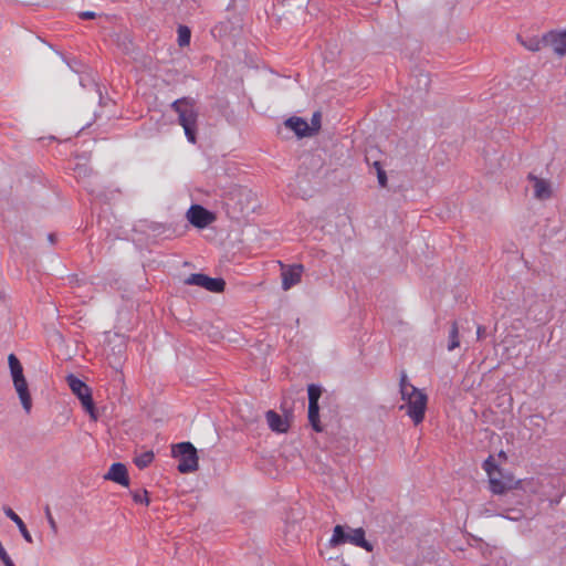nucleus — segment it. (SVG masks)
Wrapping results in <instances>:
<instances>
[{
  "label": "nucleus",
  "mask_w": 566,
  "mask_h": 566,
  "mask_svg": "<svg viewBox=\"0 0 566 566\" xmlns=\"http://www.w3.org/2000/svg\"><path fill=\"white\" fill-rule=\"evenodd\" d=\"M8 361L13 381L25 378L23 375V367L14 354L9 355Z\"/></svg>",
  "instance_id": "17"
},
{
  "label": "nucleus",
  "mask_w": 566,
  "mask_h": 566,
  "mask_svg": "<svg viewBox=\"0 0 566 566\" xmlns=\"http://www.w3.org/2000/svg\"><path fill=\"white\" fill-rule=\"evenodd\" d=\"M78 17L82 20H90V19H95L96 18V13L93 12V11H82V12L78 13Z\"/></svg>",
  "instance_id": "30"
},
{
  "label": "nucleus",
  "mask_w": 566,
  "mask_h": 566,
  "mask_svg": "<svg viewBox=\"0 0 566 566\" xmlns=\"http://www.w3.org/2000/svg\"><path fill=\"white\" fill-rule=\"evenodd\" d=\"M485 333V327L484 326H481L479 325L478 326V329H476V334H478V338H481L483 336V334Z\"/></svg>",
  "instance_id": "31"
},
{
  "label": "nucleus",
  "mask_w": 566,
  "mask_h": 566,
  "mask_svg": "<svg viewBox=\"0 0 566 566\" xmlns=\"http://www.w3.org/2000/svg\"><path fill=\"white\" fill-rule=\"evenodd\" d=\"M308 421H310L312 428L316 432H322L323 431V427H322L321 421H319V406H318V403H316V405L308 403Z\"/></svg>",
  "instance_id": "19"
},
{
  "label": "nucleus",
  "mask_w": 566,
  "mask_h": 566,
  "mask_svg": "<svg viewBox=\"0 0 566 566\" xmlns=\"http://www.w3.org/2000/svg\"><path fill=\"white\" fill-rule=\"evenodd\" d=\"M308 394V403H318L319 397L322 395V389L319 386L315 384H311L307 388Z\"/></svg>",
  "instance_id": "24"
},
{
  "label": "nucleus",
  "mask_w": 566,
  "mask_h": 566,
  "mask_svg": "<svg viewBox=\"0 0 566 566\" xmlns=\"http://www.w3.org/2000/svg\"><path fill=\"white\" fill-rule=\"evenodd\" d=\"M399 387H400L401 395H402V391H410V388L415 387L413 385L408 382V378H407V375L405 371L401 373Z\"/></svg>",
  "instance_id": "27"
},
{
  "label": "nucleus",
  "mask_w": 566,
  "mask_h": 566,
  "mask_svg": "<svg viewBox=\"0 0 566 566\" xmlns=\"http://www.w3.org/2000/svg\"><path fill=\"white\" fill-rule=\"evenodd\" d=\"M401 399L406 401L407 415L411 418L413 423L416 426L421 423L427 410V395L422 390L411 387L410 391H402Z\"/></svg>",
  "instance_id": "3"
},
{
  "label": "nucleus",
  "mask_w": 566,
  "mask_h": 566,
  "mask_svg": "<svg viewBox=\"0 0 566 566\" xmlns=\"http://www.w3.org/2000/svg\"><path fill=\"white\" fill-rule=\"evenodd\" d=\"M106 480H111L116 482L123 486H127L129 484V478L126 467L123 463H113L105 475Z\"/></svg>",
  "instance_id": "11"
},
{
  "label": "nucleus",
  "mask_w": 566,
  "mask_h": 566,
  "mask_svg": "<svg viewBox=\"0 0 566 566\" xmlns=\"http://www.w3.org/2000/svg\"><path fill=\"white\" fill-rule=\"evenodd\" d=\"M170 107L178 115V124L184 128L187 140L196 144L199 118L196 99L185 96L174 101Z\"/></svg>",
  "instance_id": "1"
},
{
  "label": "nucleus",
  "mask_w": 566,
  "mask_h": 566,
  "mask_svg": "<svg viewBox=\"0 0 566 566\" xmlns=\"http://www.w3.org/2000/svg\"><path fill=\"white\" fill-rule=\"evenodd\" d=\"M520 43L528 51L531 52H537L539 51L544 45V35L542 38L538 36H531L527 39H523L518 36Z\"/></svg>",
  "instance_id": "18"
},
{
  "label": "nucleus",
  "mask_w": 566,
  "mask_h": 566,
  "mask_svg": "<svg viewBox=\"0 0 566 566\" xmlns=\"http://www.w3.org/2000/svg\"><path fill=\"white\" fill-rule=\"evenodd\" d=\"M66 381L72 392L80 399L85 411H87L91 415V417L96 419L95 406L92 398L91 388L83 380H81L73 374H70L66 377Z\"/></svg>",
  "instance_id": "5"
},
{
  "label": "nucleus",
  "mask_w": 566,
  "mask_h": 566,
  "mask_svg": "<svg viewBox=\"0 0 566 566\" xmlns=\"http://www.w3.org/2000/svg\"><path fill=\"white\" fill-rule=\"evenodd\" d=\"M269 427L272 431L283 433L290 428V423L286 419H283L277 412L269 410L265 415Z\"/></svg>",
  "instance_id": "13"
},
{
  "label": "nucleus",
  "mask_w": 566,
  "mask_h": 566,
  "mask_svg": "<svg viewBox=\"0 0 566 566\" xmlns=\"http://www.w3.org/2000/svg\"><path fill=\"white\" fill-rule=\"evenodd\" d=\"M172 457L178 459L177 469L180 473H190L198 469L197 449L191 442H180L172 446Z\"/></svg>",
  "instance_id": "4"
},
{
  "label": "nucleus",
  "mask_w": 566,
  "mask_h": 566,
  "mask_svg": "<svg viewBox=\"0 0 566 566\" xmlns=\"http://www.w3.org/2000/svg\"><path fill=\"white\" fill-rule=\"evenodd\" d=\"M374 167H375L376 171L378 172V167H382V166L379 161H375Z\"/></svg>",
  "instance_id": "33"
},
{
  "label": "nucleus",
  "mask_w": 566,
  "mask_h": 566,
  "mask_svg": "<svg viewBox=\"0 0 566 566\" xmlns=\"http://www.w3.org/2000/svg\"><path fill=\"white\" fill-rule=\"evenodd\" d=\"M345 543H350L355 546L364 548L367 552H373L374 549L373 544L365 538L364 528H350L348 526L336 525L331 538V545L337 546Z\"/></svg>",
  "instance_id": "2"
},
{
  "label": "nucleus",
  "mask_w": 566,
  "mask_h": 566,
  "mask_svg": "<svg viewBox=\"0 0 566 566\" xmlns=\"http://www.w3.org/2000/svg\"><path fill=\"white\" fill-rule=\"evenodd\" d=\"M528 179L534 181V196L536 199L544 200L548 199L552 195L549 184L536 176L530 174Z\"/></svg>",
  "instance_id": "14"
},
{
  "label": "nucleus",
  "mask_w": 566,
  "mask_h": 566,
  "mask_svg": "<svg viewBox=\"0 0 566 566\" xmlns=\"http://www.w3.org/2000/svg\"><path fill=\"white\" fill-rule=\"evenodd\" d=\"M280 265L282 269V289L284 291L290 290L301 282L304 271V266L302 264L284 265L282 262H280Z\"/></svg>",
  "instance_id": "8"
},
{
  "label": "nucleus",
  "mask_w": 566,
  "mask_h": 566,
  "mask_svg": "<svg viewBox=\"0 0 566 566\" xmlns=\"http://www.w3.org/2000/svg\"><path fill=\"white\" fill-rule=\"evenodd\" d=\"M133 500H134L135 503L145 504V505L149 504L148 493H147L146 490L143 491L142 493L134 492L133 493Z\"/></svg>",
  "instance_id": "26"
},
{
  "label": "nucleus",
  "mask_w": 566,
  "mask_h": 566,
  "mask_svg": "<svg viewBox=\"0 0 566 566\" xmlns=\"http://www.w3.org/2000/svg\"><path fill=\"white\" fill-rule=\"evenodd\" d=\"M48 238H49V241H50L51 243H54V242H55V240H56V237H55V234H54V233H50Z\"/></svg>",
  "instance_id": "32"
},
{
  "label": "nucleus",
  "mask_w": 566,
  "mask_h": 566,
  "mask_svg": "<svg viewBox=\"0 0 566 566\" xmlns=\"http://www.w3.org/2000/svg\"><path fill=\"white\" fill-rule=\"evenodd\" d=\"M311 132H317L321 128V115L319 113H315L312 117V126Z\"/></svg>",
  "instance_id": "28"
},
{
  "label": "nucleus",
  "mask_w": 566,
  "mask_h": 566,
  "mask_svg": "<svg viewBox=\"0 0 566 566\" xmlns=\"http://www.w3.org/2000/svg\"><path fill=\"white\" fill-rule=\"evenodd\" d=\"M191 32L187 25L178 27V44L179 46H187L190 43Z\"/></svg>",
  "instance_id": "22"
},
{
  "label": "nucleus",
  "mask_w": 566,
  "mask_h": 566,
  "mask_svg": "<svg viewBox=\"0 0 566 566\" xmlns=\"http://www.w3.org/2000/svg\"><path fill=\"white\" fill-rule=\"evenodd\" d=\"M285 126L294 130V133L300 136H308L311 135V127L307 122L301 117H291L285 122Z\"/></svg>",
  "instance_id": "15"
},
{
  "label": "nucleus",
  "mask_w": 566,
  "mask_h": 566,
  "mask_svg": "<svg viewBox=\"0 0 566 566\" xmlns=\"http://www.w3.org/2000/svg\"><path fill=\"white\" fill-rule=\"evenodd\" d=\"M15 391L18 392L21 405L27 413H30L32 408V398L29 391L27 379H18L13 381Z\"/></svg>",
  "instance_id": "12"
},
{
  "label": "nucleus",
  "mask_w": 566,
  "mask_h": 566,
  "mask_svg": "<svg viewBox=\"0 0 566 566\" xmlns=\"http://www.w3.org/2000/svg\"><path fill=\"white\" fill-rule=\"evenodd\" d=\"M155 454L153 451H146L135 457L134 463L138 469L147 468L154 461Z\"/></svg>",
  "instance_id": "20"
},
{
  "label": "nucleus",
  "mask_w": 566,
  "mask_h": 566,
  "mask_svg": "<svg viewBox=\"0 0 566 566\" xmlns=\"http://www.w3.org/2000/svg\"><path fill=\"white\" fill-rule=\"evenodd\" d=\"M460 346L459 340V328L457 322H453L451 325V329L449 333V344H448V350H454Z\"/></svg>",
  "instance_id": "21"
},
{
  "label": "nucleus",
  "mask_w": 566,
  "mask_h": 566,
  "mask_svg": "<svg viewBox=\"0 0 566 566\" xmlns=\"http://www.w3.org/2000/svg\"><path fill=\"white\" fill-rule=\"evenodd\" d=\"M378 182L381 187H386L387 185V175L386 171L382 169V167H378V174H377Z\"/></svg>",
  "instance_id": "29"
},
{
  "label": "nucleus",
  "mask_w": 566,
  "mask_h": 566,
  "mask_svg": "<svg viewBox=\"0 0 566 566\" xmlns=\"http://www.w3.org/2000/svg\"><path fill=\"white\" fill-rule=\"evenodd\" d=\"M6 515L18 526L22 537L28 542L32 543V536L30 532L28 531L24 522L21 520V517L10 507L4 509Z\"/></svg>",
  "instance_id": "16"
},
{
  "label": "nucleus",
  "mask_w": 566,
  "mask_h": 566,
  "mask_svg": "<svg viewBox=\"0 0 566 566\" xmlns=\"http://www.w3.org/2000/svg\"><path fill=\"white\" fill-rule=\"evenodd\" d=\"M188 285H197L206 289L209 292L221 293L224 291L226 282L221 277H210L202 273H192L186 280Z\"/></svg>",
  "instance_id": "6"
},
{
  "label": "nucleus",
  "mask_w": 566,
  "mask_h": 566,
  "mask_svg": "<svg viewBox=\"0 0 566 566\" xmlns=\"http://www.w3.org/2000/svg\"><path fill=\"white\" fill-rule=\"evenodd\" d=\"M544 45L553 49L557 56L566 55V30H552L544 34Z\"/></svg>",
  "instance_id": "9"
},
{
  "label": "nucleus",
  "mask_w": 566,
  "mask_h": 566,
  "mask_svg": "<svg viewBox=\"0 0 566 566\" xmlns=\"http://www.w3.org/2000/svg\"><path fill=\"white\" fill-rule=\"evenodd\" d=\"M490 490L494 494H504L507 491L514 489L515 481L513 475L504 474L499 475V473H493L492 476H489Z\"/></svg>",
  "instance_id": "10"
},
{
  "label": "nucleus",
  "mask_w": 566,
  "mask_h": 566,
  "mask_svg": "<svg viewBox=\"0 0 566 566\" xmlns=\"http://www.w3.org/2000/svg\"><path fill=\"white\" fill-rule=\"evenodd\" d=\"M483 469L488 473V476H492L493 473H499V475H502V470L499 469L496 465L494 459L492 455H490L484 462H483Z\"/></svg>",
  "instance_id": "23"
},
{
  "label": "nucleus",
  "mask_w": 566,
  "mask_h": 566,
  "mask_svg": "<svg viewBox=\"0 0 566 566\" xmlns=\"http://www.w3.org/2000/svg\"><path fill=\"white\" fill-rule=\"evenodd\" d=\"M187 219L193 227L203 229L216 220V216L200 205H192L187 211Z\"/></svg>",
  "instance_id": "7"
},
{
  "label": "nucleus",
  "mask_w": 566,
  "mask_h": 566,
  "mask_svg": "<svg viewBox=\"0 0 566 566\" xmlns=\"http://www.w3.org/2000/svg\"><path fill=\"white\" fill-rule=\"evenodd\" d=\"M44 511H45V517L48 520L50 528H51L52 533L54 535H56L57 534V524H56V522H55V520H54V517H53V515L51 513L50 506L46 505Z\"/></svg>",
  "instance_id": "25"
}]
</instances>
